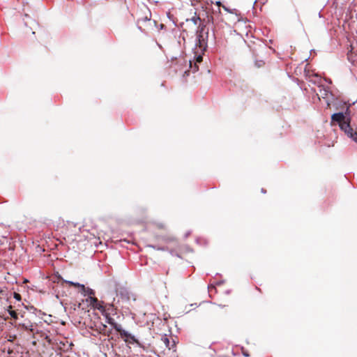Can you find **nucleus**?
Masks as SVG:
<instances>
[{
  "instance_id": "nucleus-2",
  "label": "nucleus",
  "mask_w": 357,
  "mask_h": 357,
  "mask_svg": "<svg viewBox=\"0 0 357 357\" xmlns=\"http://www.w3.org/2000/svg\"><path fill=\"white\" fill-rule=\"evenodd\" d=\"M205 30V25H199L197 34V46L199 47V50L203 53L207 48V43L206 38L208 37V31L204 33Z\"/></svg>"
},
{
  "instance_id": "nucleus-3",
  "label": "nucleus",
  "mask_w": 357,
  "mask_h": 357,
  "mask_svg": "<svg viewBox=\"0 0 357 357\" xmlns=\"http://www.w3.org/2000/svg\"><path fill=\"white\" fill-rule=\"evenodd\" d=\"M119 334L121 338L124 340V341L128 344H139L138 340L135 338L134 335L128 331L123 330V328L119 331Z\"/></svg>"
},
{
  "instance_id": "nucleus-19",
  "label": "nucleus",
  "mask_w": 357,
  "mask_h": 357,
  "mask_svg": "<svg viewBox=\"0 0 357 357\" xmlns=\"http://www.w3.org/2000/svg\"><path fill=\"white\" fill-rule=\"evenodd\" d=\"M211 288H215L213 284H211L208 286V289H211Z\"/></svg>"
},
{
  "instance_id": "nucleus-16",
  "label": "nucleus",
  "mask_w": 357,
  "mask_h": 357,
  "mask_svg": "<svg viewBox=\"0 0 357 357\" xmlns=\"http://www.w3.org/2000/svg\"><path fill=\"white\" fill-rule=\"evenodd\" d=\"M150 247L154 248V249H156V247L154 246V245H150ZM157 250H165V249L163 248H157Z\"/></svg>"
},
{
  "instance_id": "nucleus-20",
  "label": "nucleus",
  "mask_w": 357,
  "mask_h": 357,
  "mask_svg": "<svg viewBox=\"0 0 357 357\" xmlns=\"http://www.w3.org/2000/svg\"><path fill=\"white\" fill-rule=\"evenodd\" d=\"M327 81H328V82L329 84H331V83H332V82H331V79H328V80H327Z\"/></svg>"
},
{
  "instance_id": "nucleus-4",
  "label": "nucleus",
  "mask_w": 357,
  "mask_h": 357,
  "mask_svg": "<svg viewBox=\"0 0 357 357\" xmlns=\"http://www.w3.org/2000/svg\"><path fill=\"white\" fill-rule=\"evenodd\" d=\"M87 301L90 303V305L92 306L93 308L96 310H98L100 312L101 311H104V302L100 301L98 300L97 298L93 296H89L87 299Z\"/></svg>"
},
{
  "instance_id": "nucleus-22",
  "label": "nucleus",
  "mask_w": 357,
  "mask_h": 357,
  "mask_svg": "<svg viewBox=\"0 0 357 357\" xmlns=\"http://www.w3.org/2000/svg\"><path fill=\"white\" fill-rule=\"evenodd\" d=\"M217 4H218V5H220V1H218V2H217Z\"/></svg>"
},
{
  "instance_id": "nucleus-8",
  "label": "nucleus",
  "mask_w": 357,
  "mask_h": 357,
  "mask_svg": "<svg viewBox=\"0 0 357 357\" xmlns=\"http://www.w3.org/2000/svg\"><path fill=\"white\" fill-rule=\"evenodd\" d=\"M319 93L323 98H327L329 94L332 95L331 92L329 91V89L325 86H321L320 88Z\"/></svg>"
},
{
  "instance_id": "nucleus-17",
  "label": "nucleus",
  "mask_w": 357,
  "mask_h": 357,
  "mask_svg": "<svg viewBox=\"0 0 357 357\" xmlns=\"http://www.w3.org/2000/svg\"><path fill=\"white\" fill-rule=\"evenodd\" d=\"M15 298L16 299H20V294H15Z\"/></svg>"
},
{
  "instance_id": "nucleus-12",
  "label": "nucleus",
  "mask_w": 357,
  "mask_h": 357,
  "mask_svg": "<svg viewBox=\"0 0 357 357\" xmlns=\"http://www.w3.org/2000/svg\"><path fill=\"white\" fill-rule=\"evenodd\" d=\"M22 326L23 327V328H24V329H25V330H26V331H31V332L33 331V325H32L31 324H29V325H26V324H23L22 325Z\"/></svg>"
},
{
  "instance_id": "nucleus-9",
  "label": "nucleus",
  "mask_w": 357,
  "mask_h": 357,
  "mask_svg": "<svg viewBox=\"0 0 357 357\" xmlns=\"http://www.w3.org/2000/svg\"><path fill=\"white\" fill-rule=\"evenodd\" d=\"M80 293L82 294H83L84 296L88 295L89 297L93 296L95 294L94 290H93L92 289H91L89 287H86L85 286H84V289H82V291H80Z\"/></svg>"
},
{
  "instance_id": "nucleus-1",
  "label": "nucleus",
  "mask_w": 357,
  "mask_h": 357,
  "mask_svg": "<svg viewBox=\"0 0 357 357\" xmlns=\"http://www.w3.org/2000/svg\"><path fill=\"white\" fill-rule=\"evenodd\" d=\"M332 120L339 123L340 129L345 134L357 143V126L353 119L347 116L342 112L335 113L332 115Z\"/></svg>"
},
{
  "instance_id": "nucleus-14",
  "label": "nucleus",
  "mask_w": 357,
  "mask_h": 357,
  "mask_svg": "<svg viewBox=\"0 0 357 357\" xmlns=\"http://www.w3.org/2000/svg\"><path fill=\"white\" fill-rule=\"evenodd\" d=\"M203 60V57L202 54H196L195 55V62L196 63H201Z\"/></svg>"
},
{
  "instance_id": "nucleus-15",
  "label": "nucleus",
  "mask_w": 357,
  "mask_h": 357,
  "mask_svg": "<svg viewBox=\"0 0 357 357\" xmlns=\"http://www.w3.org/2000/svg\"><path fill=\"white\" fill-rule=\"evenodd\" d=\"M200 20L201 19L199 16H194L191 18V21H192L195 24H197V22Z\"/></svg>"
},
{
  "instance_id": "nucleus-21",
  "label": "nucleus",
  "mask_w": 357,
  "mask_h": 357,
  "mask_svg": "<svg viewBox=\"0 0 357 357\" xmlns=\"http://www.w3.org/2000/svg\"><path fill=\"white\" fill-rule=\"evenodd\" d=\"M164 25L162 24H160V28H162Z\"/></svg>"
},
{
  "instance_id": "nucleus-13",
  "label": "nucleus",
  "mask_w": 357,
  "mask_h": 357,
  "mask_svg": "<svg viewBox=\"0 0 357 357\" xmlns=\"http://www.w3.org/2000/svg\"><path fill=\"white\" fill-rule=\"evenodd\" d=\"M8 313L10 315V317H13V319H17V313L15 310H9Z\"/></svg>"
},
{
  "instance_id": "nucleus-18",
  "label": "nucleus",
  "mask_w": 357,
  "mask_h": 357,
  "mask_svg": "<svg viewBox=\"0 0 357 357\" xmlns=\"http://www.w3.org/2000/svg\"><path fill=\"white\" fill-rule=\"evenodd\" d=\"M261 192H262V193H266V190H264V188H262V189H261Z\"/></svg>"
},
{
  "instance_id": "nucleus-10",
  "label": "nucleus",
  "mask_w": 357,
  "mask_h": 357,
  "mask_svg": "<svg viewBox=\"0 0 357 357\" xmlns=\"http://www.w3.org/2000/svg\"><path fill=\"white\" fill-rule=\"evenodd\" d=\"M63 282L70 284V286L80 288V291H82V289H84V285L82 284H80L79 282H74L73 281H69V280H63Z\"/></svg>"
},
{
  "instance_id": "nucleus-6",
  "label": "nucleus",
  "mask_w": 357,
  "mask_h": 357,
  "mask_svg": "<svg viewBox=\"0 0 357 357\" xmlns=\"http://www.w3.org/2000/svg\"><path fill=\"white\" fill-rule=\"evenodd\" d=\"M106 319V322L111 325L117 332L119 333V331L122 329V326L121 324H117L115 320L111 317V315H105Z\"/></svg>"
},
{
  "instance_id": "nucleus-7",
  "label": "nucleus",
  "mask_w": 357,
  "mask_h": 357,
  "mask_svg": "<svg viewBox=\"0 0 357 357\" xmlns=\"http://www.w3.org/2000/svg\"><path fill=\"white\" fill-rule=\"evenodd\" d=\"M104 311H101V313L103 316L105 315H112L116 314V309L114 307L112 304H105L104 305Z\"/></svg>"
},
{
  "instance_id": "nucleus-5",
  "label": "nucleus",
  "mask_w": 357,
  "mask_h": 357,
  "mask_svg": "<svg viewBox=\"0 0 357 357\" xmlns=\"http://www.w3.org/2000/svg\"><path fill=\"white\" fill-rule=\"evenodd\" d=\"M146 24H149V25L150 26H152V24H153L154 25H155V24H156V22H155V21L151 22V19H150V18H149L147 16H146V17H142V18H140V19H139V20H137L138 27H139V29H141L142 31H146L145 27H144V28H143V25H144V26H146Z\"/></svg>"
},
{
  "instance_id": "nucleus-11",
  "label": "nucleus",
  "mask_w": 357,
  "mask_h": 357,
  "mask_svg": "<svg viewBox=\"0 0 357 357\" xmlns=\"http://www.w3.org/2000/svg\"><path fill=\"white\" fill-rule=\"evenodd\" d=\"M162 341L164 342L167 347H168L169 349H171L169 346V340L166 335L162 337Z\"/></svg>"
}]
</instances>
